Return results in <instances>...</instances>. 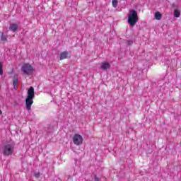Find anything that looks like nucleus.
Instances as JSON below:
<instances>
[{"label": "nucleus", "mask_w": 181, "mask_h": 181, "mask_svg": "<svg viewBox=\"0 0 181 181\" xmlns=\"http://www.w3.org/2000/svg\"><path fill=\"white\" fill-rule=\"evenodd\" d=\"M100 67L103 70H107V69H110V65L109 62H102Z\"/></svg>", "instance_id": "8"}, {"label": "nucleus", "mask_w": 181, "mask_h": 181, "mask_svg": "<svg viewBox=\"0 0 181 181\" xmlns=\"http://www.w3.org/2000/svg\"><path fill=\"white\" fill-rule=\"evenodd\" d=\"M2 114V110H0V115Z\"/></svg>", "instance_id": "18"}, {"label": "nucleus", "mask_w": 181, "mask_h": 181, "mask_svg": "<svg viewBox=\"0 0 181 181\" xmlns=\"http://www.w3.org/2000/svg\"><path fill=\"white\" fill-rule=\"evenodd\" d=\"M21 71L27 76H30L33 73V66L29 64H24L21 66Z\"/></svg>", "instance_id": "3"}, {"label": "nucleus", "mask_w": 181, "mask_h": 181, "mask_svg": "<svg viewBox=\"0 0 181 181\" xmlns=\"http://www.w3.org/2000/svg\"><path fill=\"white\" fill-rule=\"evenodd\" d=\"M83 141H84V139H83L82 135H80L78 134H76L74 135L73 142L74 145H77L78 146L83 144Z\"/></svg>", "instance_id": "5"}, {"label": "nucleus", "mask_w": 181, "mask_h": 181, "mask_svg": "<svg viewBox=\"0 0 181 181\" xmlns=\"http://www.w3.org/2000/svg\"><path fill=\"white\" fill-rule=\"evenodd\" d=\"M4 64H2V62H0V76H2V74H4Z\"/></svg>", "instance_id": "14"}, {"label": "nucleus", "mask_w": 181, "mask_h": 181, "mask_svg": "<svg viewBox=\"0 0 181 181\" xmlns=\"http://www.w3.org/2000/svg\"><path fill=\"white\" fill-rule=\"evenodd\" d=\"M113 8H117L118 6V0L112 1Z\"/></svg>", "instance_id": "13"}, {"label": "nucleus", "mask_w": 181, "mask_h": 181, "mask_svg": "<svg viewBox=\"0 0 181 181\" xmlns=\"http://www.w3.org/2000/svg\"><path fill=\"white\" fill-rule=\"evenodd\" d=\"M13 146L11 144H6L3 148V153L4 156H11L13 153Z\"/></svg>", "instance_id": "4"}, {"label": "nucleus", "mask_w": 181, "mask_h": 181, "mask_svg": "<svg viewBox=\"0 0 181 181\" xmlns=\"http://www.w3.org/2000/svg\"><path fill=\"white\" fill-rule=\"evenodd\" d=\"M174 16L175 18H179L180 16V11H179V10H175L174 11Z\"/></svg>", "instance_id": "11"}, {"label": "nucleus", "mask_w": 181, "mask_h": 181, "mask_svg": "<svg viewBox=\"0 0 181 181\" xmlns=\"http://www.w3.org/2000/svg\"><path fill=\"white\" fill-rule=\"evenodd\" d=\"M95 181H100V178L97 175H95Z\"/></svg>", "instance_id": "17"}, {"label": "nucleus", "mask_w": 181, "mask_h": 181, "mask_svg": "<svg viewBox=\"0 0 181 181\" xmlns=\"http://www.w3.org/2000/svg\"><path fill=\"white\" fill-rule=\"evenodd\" d=\"M19 83V79L16 77H15L13 79V86L15 87L16 86H17V84Z\"/></svg>", "instance_id": "12"}, {"label": "nucleus", "mask_w": 181, "mask_h": 181, "mask_svg": "<svg viewBox=\"0 0 181 181\" xmlns=\"http://www.w3.org/2000/svg\"><path fill=\"white\" fill-rule=\"evenodd\" d=\"M134 44V42H132V40H127V45H128V46H131Z\"/></svg>", "instance_id": "15"}, {"label": "nucleus", "mask_w": 181, "mask_h": 181, "mask_svg": "<svg viewBox=\"0 0 181 181\" xmlns=\"http://www.w3.org/2000/svg\"><path fill=\"white\" fill-rule=\"evenodd\" d=\"M1 40H2V42H6V40H8V36L4 35V33L1 34Z\"/></svg>", "instance_id": "10"}, {"label": "nucleus", "mask_w": 181, "mask_h": 181, "mask_svg": "<svg viewBox=\"0 0 181 181\" xmlns=\"http://www.w3.org/2000/svg\"><path fill=\"white\" fill-rule=\"evenodd\" d=\"M155 18L156 19V21H160L162 19V14L160 13V12H156Z\"/></svg>", "instance_id": "9"}, {"label": "nucleus", "mask_w": 181, "mask_h": 181, "mask_svg": "<svg viewBox=\"0 0 181 181\" xmlns=\"http://www.w3.org/2000/svg\"><path fill=\"white\" fill-rule=\"evenodd\" d=\"M35 177H40V173H35Z\"/></svg>", "instance_id": "16"}, {"label": "nucleus", "mask_w": 181, "mask_h": 181, "mask_svg": "<svg viewBox=\"0 0 181 181\" xmlns=\"http://www.w3.org/2000/svg\"><path fill=\"white\" fill-rule=\"evenodd\" d=\"M127 17L128 23L130 25V26H135L138 21H139V18L138 17V11L134 9L129 10Z\"/></svg>", "instance_id": "2"}, {"label": "nucleus", "mask_w": 181, "mask_h": 181, "mask_svg": "<svg viewBox=\"0 0 181 181\" xmlns=\"http://www.w3.org/2000/svg\"><path fill=\"white\" fill-rule=\"evenodd\" d=\"M33 98H35V89L33 87H30L28 91V96L25 99V108L28 111L32 110V105H33Z\"/></svg>", "instance_id": "1"}, {"label": "nucleus", "mask_w": 181, "mask_h": 181, "mask_svg": "<svg viewBox=\"0 0 181 181\" xmlns=\"http://www.w3.org/2000/svg\"><path fill=\"white\" fill-rule=\"evenodd\" d=\"M18 27L19 26L18 25L17 23H11L10 24L9 30H11V32H16V30H18Z\"/></svg>", "instance_id": "7"}, {"label": "nucleus", "mask_w": 181, "mask_h": 181, "mask_svg": "<svg viewBox=\"0 0 181 181\" xmlns=\"http://www.w3.org/2000/svg\"><path fill=\"white\" fill-rule=\"evenodd\" d=\"M69 57H70V54H69V52L64 51L61 52L59 59L64 60L65 59H69Z\"/></svg>", "instance_id": "6"}]
</instances>
